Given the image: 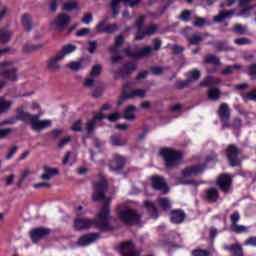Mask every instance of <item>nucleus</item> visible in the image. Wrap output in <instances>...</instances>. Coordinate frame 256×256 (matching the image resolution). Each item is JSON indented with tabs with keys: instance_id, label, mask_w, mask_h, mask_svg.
Here are the masks:
<instances>
[{
	"instance_id": "1",
	"label": "nucleus",
	"mask_w": 256,
	"mask_h": 256,
	"mask_svg": "<svg viewBox=\"0 0 256 256\" xmlns=\"http://www.w3.org/2000/svg\"><path fill=\"white\" fill-rule=\"evenodd\" d=\"M109 201L111 200H108L96 215V219L78 216L74 220V229H76V231H83L91 229V227H98L101 231H111L113 226L109 224Z\"/></svg>"
},
{
	"instance_id": "2",
	"label": "nucleus",
	"mask_w": 256,
	"mask_h": 256,
	"mask_svg": "<svg viewBox=\"0 0 256 256\" xmlns=\"http://www.w3.org/2000/svg\"><path fill=\"white\" fill-rule=\"evenodd\" d=\"M40 118H41V114L31 115L28 112L19 110L17 116L11 117L2 121L0 125H15L17 120H20V121H24L25 123H29L33 131H36L37 133H39L40 131H43V129H47L52 125L51 120H48V119L39 120Z\"/></svg>"
},
{
	"instance_id": "3",
	"label": "nucleus",
	"mask_w": 256,
	"mask_h": 256,
	"mask_svg": "<svg viewBox=\"0 0 256 256\" xmlns=\"http://www.w3.org/2000/svg\"><path fill=\"white\" fill-rule=\"evenodd\" d=\"M77 50V46L73 44H66L64 45L61 50L55 54L54 57H52L48 63L47 67L50 69V71H59L61 69V61L65 60L66 55H71V53H74V51Z\"/></svg>"
},
{
	"instance_id": "4",
	"label": "nucleus",
	"mask_w": 256,
	"mask_h": 256,
	"mask_svg": "<svg viewBox=\"0 0 256 256\" xmlns=\"http://www.w3.org/2000/svg\"><path fill=\"white\" fill-rule=\"evenodd\" d=\"M160 155L163 157L164 165L168 169L177 167L183 158V154L180 151L173 150L171 148H162L160 150Z\"/></svg>"
},
{
	"instance_id": "5",
	"label": "nucleus",
	"mask_w": 256,
	"mask_h": 256,
	"mask_svg": "<svg viewBox=\"0 0 256 256\" xmlns=\"http://www.w3.org/2000/svg\"><path fill=\"white\" fill-rule=\"evenodd\" d=\"M118 215L120 221L125 223V225H137V223L141 221V215H139L137 211L132 208L120 210Z\"/></svg>"
},
{
	"instance_id": "6",
	"label": "nucleus",
	"mask_w": 256,
	"mask_h": 256,
	"mask_svg": "<svg viewBox=\"0 0 256 256\" xmlns=\"http://www.w3.org/2000/svg\"><path fill=\"white\" fill-rule=\"evenodd\" d=\"M3 87H5V81L0 80V91ZM11 107H13V101L5 100L3 97L0 98V113H7ZM12 131L13 130L11 128L0 130V139H5V137H8L9 133Z\"/></svg>"
},
{
	"instance_id": "7",
	"label": "nucleus",
	"mask_w": 256,
	"mask_h": 256,
	"mask_svg": "<svg viewBox=\"0 0 256 256\" xmlns=\"http://www.w3.org/2000/svg\"><path fill=\"white\" fill-rule=\"evenodd\" d=\"M0 75L8 81H17V66L13 62L0 63Z\"/></svg>"
},
{
	"instance_id": "8",
	"label": "nucleus",
	"mask_w": 256,
	"mask_h": 256,
	"mask_svg": "<svg viewBox=\"0 0 256 256\" xmlns=\"http://www.w3.org/2000/svg\"><path fill=\"white\" fill-rule=\"evenodd\" d=\"M131 86V84H125L124 85V94L121 97V100L118 102V105H123V101H127V99H135L137 97H139L140 99H143V97H145V95H147V90L145 89H137V90H132L129 93V87Z\"/></svg>"
},
{
	"instance_id": "9",
	"label": "nucleus",
	"mask_w": 256,
	"mask_h": 256,
	"mask_svg": "<svg viewBox=\"0 0 256 256\" xmlns=\"http://www.w3.org/2000/svg\"><path fill=\"white\" fill-rule=\"evenodd\" d=\"M109 109H111V105L104 104L103 107L101 108L100 112H97L96 114H94L93 119L86 123V131L88 134L93 133V130L95 129V127L97 125V121H101L102 119L107 118V116H105L103 111H107Z\"/></svg>"
},
{
	"instance_id": "10",
	"label": "nucleus",
	"mask_w": 256,
	"mask_h": 256,
	"mask_svg": "<svg viewBox=\"0 0 256 256\" xmlns=\"http://www.w3.org/2000/svg\"><path fill=\"white\" fill-rule=\"evenodd\" d=\"M240 153L241 150L237 148L235 144H231L227 147L226 155L231 167H237L241 165V160H239Z\"/></svg>"
},
{
	"instance_id": "11",
	"label": "nucleus",
	"mask_w": 256,
	"mask_h": 256,
	"mask_svg": "<svg viewBox=\"0 0 256 256\" xmlns=\"http://www.w3.org/2000/svg\"><path fill=\"white\" fill-rule=\"evenodd\" d=\"M218 115L222 123V129H229L231 127V124L229 123V119H231V110L227 103L220 104Z\"/></svg>"
},
{
	"instance_id": "12",
	"label": "nucleus",
	"mask_w": 256,
	"mask_h": 256,
	"mask_svg": "<svg viewBox=\"0 0 256 256\" xmlns=\"http://www.w3.org/2000/svg\"><path fill=\"white\" fill-rule=\"evenodd\" d=\"M118 251L121 256H139L141 252L135 248V244L131 241L122 242L118 246Z\"/></svg>"
},
{
	"instance_id": "13",
	"label": "nucleus",
	"mask_w": 256,
	"mask_h": 256,
	"mask_svg": "<svg viewBox=\"0 0 256 256\" xmlns=\"http://www.w3.org/2000/svg\"><path fill=\"white\" fill-rule=\"evenodd\" d=\"M107 189V180L102 178L99 182L94 183L93 201H103L105 199V190Z\"/></svg>"
},
{
	"instance_id": "14",
	"label": "nucleus",
	"mask_w": 256,
	"mask_h": 256,
	"mask_svg": "<svg viewBox=\"0 0 256 256\" xmlns=\"http://www.w3.org/2000/svg\"><path fill=\"white\" fill-rule=\"evenodd\" d=\"M216 185H218L223 193H231L233 178L229 174H221L216 180Z\"/></svg>"
},
{
	"instance_id": "15",
	"label": "nucleus",
	"mask_w": 256,
	"mask_h": 256,
	"mask_svg": "<svg viewBox=\"0 0 256 256\" xmlns=\"http://www.w3.org/2000/svg\"><path fill=\"white\" fill-rule=\"evenodd\" d=\"M69 23H71V16L67 14H60L50 23V25L52 29H59V31H63Z\"/></svg>"
},
{
	"instance_id": "16",
	"label": "nucleus",
	"mask_w": 256,
	"mask_h": 256,
	"mask_svg": "<svg viewBox=\"0 0 256 256\" xmlns=\"http://www.w3.org/2000/svg\"><path fill=\"white\" fill-rule=\"evenodd\" d=\"M153 51V48L151 46H146L140 50H138L135 53L131 52V48H126L124 50V53L128 55V57H132L133 59H143V57H149Z\"/></svg>"
},
{
	"instance_id": "17",
	"label": "nucleus",
	"mask_w": 256,
	"mask_h": 256,
	"mask_svg": "<svg viewBox=\"0 0 256 256\" xmlns=\"http://www.w3.org/2000/svg\"><path fill=\"white\" fill-rule=\"evenodd\" d=\"M122 2L126 7H137L141 3V0H112L111 7L113 11L112 17H117L119 15V10H117V6Z\"/></svg>"
},
{
	"instance_id": "18",
	"label": "nucleus",
	"mask_w": 256,
	"mask_h": 256,
	"mask_svg": "<svg viewBox=\"0 0 256 256\" xmlns=\"http://www.w3.org/2000/svg\"><path fill=\"white\" fill-rule=\"evenodd\" d=\"M152 187L158 191H163L164 193H169V188L167 187V182L161 176L152 177Z\"/></svg>"
},
{
	"instance_id": "19",
	"label": "nucleus",
	"mask_w": 256,
	"mask_h": 256,
	"mask_svg": "<svg viewBox=\"0 0 256 256\" xmlns=\"http://www.w3.org/2000/svg\"><path fill=\"white\" fill-rule=\"evenodd\" d=\"M99 239V233H91L87 235H83L78 240L79 247H87L91 245V243H95Z\"/></svg>"
},
{
	"instance_id": "20",
	"label": "nucleus",
	"mask_w": 256,
	"mask_h": 256,
	"mask_svg": "<svg viewBox=\"0 0 256 256\" xmlns=\"http://www.w3.org/2000/svg\"><path fill=\"white\" fill-rule=\"evenodd\" d=\"M253 0H239V5H240V13L239 17H244L247 19V17H251V11H253V7L249 4Z\"/></svg>"
},
{
	"instance_id": "21",
	"label": "nucleus",
	"mask_w": 256,
	"mask_h": 256,
	"mask_svg": "<svg viewBox=\"0 0 256 256\" xmlns=\"http://www.w3.org/2000/svg\"><path fill=\"white\" fill-rule=\"evenodd\" d=\"M49 233H51V230L47 228H36L30 232V237L33 243H37V241H40V239L47 237Z\"/></svg>"
},
{
	"instance_id": "22",
	"label": "nucleus",
	"mask_w": 256,
	"mask_h": 256,
	"mask_svg": "<svg viewBox=\"0 0 256 256\" xmlns=\"http://www.w3.org/2000/svg\"><path fill=\"white\" fill-rule=\"evenodd\" d=\"M203 171H205V165L198 164L184 169L183 175L185 177H191L193 175H199V173H203Z\"/></svg>"
},
{
	"instance_id": "23",
	"label": "nucleus",
	"mask_w": 256,
	"mask_h": 256,
	"mask_svg": "<svg viewBox=\"0 0 256 256\" xmlns=\"http://www.w3.org/2000/svg\"><path fill=\"white\" fill-rule=\"evenodd\" d=\"M125 167V158L120 155L115 156V160L110 163V171H121Z\"/></svg>"
},
{
	"instance_id": "24",
	"label": "nucleus",
	"mask_w": 256,
	"mask_h": 256,
	"mask_svg": "<svg viewBox=\"0 0 256 256\" xmlns=\"http://www.w3.org/2000/svg\"><path fill=\"white\" fill-rule=\"evenodd\" d=\"M157 29H159V27L156 24H151L146 28L145 32L138 31L136 34V39L141 41V39H144L146 35H155V31H157Z\"/></svg>"
},
{
	"instance_id": "25",
	"label": "nucleus",
	"mask_w": 256,
	"mask_h": 256,
	"mask_svg": "<svg viewBox=\"0 0 256 256\" xmlns=\"http://www.w3.org/2000/svg\"><path fill=\"white\" fill-rule=\"evenodd\" d=\"M223 249L225 251H231L232 256H243V246H241L239 243L230 246L224 245Z\"/></svg>"
},
{
	"instance_id": "26",
	"label": "nucleus",
	"mask_w": 256,
	"mask_h": 256,
	"mask_svg": "<svg viewBox=\"0 0 256 256\" xmlns=\"http://www.w3.org/2000/svg\"><path fill=\"white\" fill-rule=\"evenodd\" d=\"M220 83L221 78L208 76L200 83V87H215V85H219Z\"/></svg>"
},
{
	"instance_id": "27",
	"label": "nucleus",
	"mask_w": 256,
	"mask_h": 256,
	"mask_svg": "<svg viewBox=\"0 0 256 256\" xmlns=\"http://www.w3.org/2000/svg\"><path fill=\"white\" fill-rule=\"evenodd\" d=\"M182 221H185V212L183 210H172L171 222L179 225Z\"/></svg>"
},
{
	"instance_id": "28",
	"label": "nucleus",
	"mask_w": 256,
	"mask_h": 256,
	"mask_svg": "<svg viewBox=\"0 0 256 256\" xmlns=\"http://www.w3.org/2000/svg\"><path fill=\"white\" fill-rule=\"evenodd\" d=\"M233 15H235V10L220 11L219 14L214 17V22L221 23L225 21V19H231Z\"/></svg>"
},
{
	"instance_id": "29",
	"label": "nucleus",
	"mask_w": 256,
	"mask_h": 256,
	"mask_svg": "<svg viewBox=\"0 0 256 256\" xmlns=\"http://www.w3.org/2000/svg\"><path fill=\"white\" fill-rule=\"evenodd\" d=\"M206 199L210 203H215L219 199V191L216 188H209L206 191Z\"/></svg>"
},
{
	"instance_id": "30",
	"label": "nucleus",
	"mask_w": 256,
	"mask_h": 256,
	"mask_svg": "<svg viewBox=\"0 0 256 256\" xmlns=\"http://www.w3.org/2000/svg\"><path fill=\"white\" fill-rule=\"evenodd\" d=\"M135 111H137V108L133 105L128 106L125 110H124V114L123 117L124 119H127V121H133V119H135Z\"/></svg>"
},
{
	"instance_id": "31",
	"label": "nucleus",
	"mask_w": 256,
	"mask_h": 256,
	"mask_svg": "<svg viewBox=\"0 0 256 256\" xmlns=\"http://www.w3.org/2000/svg\"><path fill=\"white\" fill-rule=\"evenodd\" d=\"M21 23L26 31H31L33 29V23L31 22V15L24 14L21 18Z\"/></svg>"
},
{
	"instance_id": "32",
	"label": "nucleus",
	"mask_w": 256,
	"mask_h": 256,
	"mask_svg": "<svg viewBox=\"0 0 256 256\" xmlns=\"http://www.w3.org/2000/svg\"><path fill=\"white\" fill-rule=\"evenodd\" d=\"M204 63L208 64V65H221V60L219 59V57L213 55V54H207L204 57Z\"/></svg>"
},
{
	"instance_id": "33",
	"label": "nucleus",
	"mask_w": 256,
	"mask_h": 256,
	"mask_svg": "<svg viewBox=\"0 0 256 256\" xmlns=\"http://www.w3.org/2000/svg\"><path fill=\"white\" fill-rule=\"evenodd\" d=\"M221 97V90L218 88H210L208 90V99L209 101H219Z\"/></svg>"
},
{
	"instance_id": "34",
	"label": "nucleus",
	"mask_w": 256,
	"mask_h": 256,
	"mask_svg": "<svg viewBox=\"0 0 256 256\" xmlns=\"http://www.w3.org/2000/svg\"><path fill=\"white\" fill-rule=\"evenodd\" d=\"M111 143L114 147H121L123 145H127L126 138H121L120 135L111 136Z\"/></svg>"
},
{
	"instance_id": "35",
	"label": "nucleus",
	"mask_w": 256,
	"mask_h": 256,
	"mask_svg": "<svg viewBox=\"0 0 256 256\" xmlns=\"http://www.w3.org/2000/svg\"><path fill=\"white\" fill-rule=\"evenodd\" d=\"M43 47H45V44H25L23 50L25 53H33V51H39Z\"/></svg>"
},
{
	"instance_id": "36",
	"label": "nucleus",
	"mask_w": 256,
	"mask_h": 256,
	"mask_svg": "<svg viewBox=\"0 0 256 256\" xmlns=\"http://www.w3.org/2000/svg\"><path fill=\"white\" fill-rule=\"evenodd\" d=\"M144 207H146V209H148L151 217H154V219H157L158 212H157V208L155 207V204L153 202L145 201Z\"/></svg>"
},
{
	"instance_id": "37",
	"label": "nucleus",
	"mask_w": 256,
	"mask_h": 256,
	"mask_svg": "<svg viewBox=\"0 0 256 256\" xmlns=\"http://www.w3.org/2000/svg\"><path fill=\"white\" fill-rule=\"evenodd\" d=\"M11 41V32L9 30H0V42L2 44L9 43Z\"/></svg>"
},
{
	"instance_id": "38",
	"label": "nucleus",
	"mask_w": 256,
	"mask_h": 256,
	"mask_svg": "<svg viewBox=\"0 0 256 256\" xmlns=\"http://www.w3.org/2000/svg\"><path fill=\"white\" fill-rule=\"evenodd\" d=\"M231 231L233 233H247L249 231V227L243 226V225H238V224H231L230 226Z\"/></svg>"
},
{
	"instance_id": "39",
	"label": "nucleus",
	"mask_w": 256,
	"mask_h": 256,
	"mask_svg": "<svg viewBox=\"0 0 256 256\" xmlns=\"http://www.w3.org/2000/svg\"><path fill=\"white\" fill-rule=\"evenodd\" d=\"M237 69H241L240 64L226 66L223 70L220 71V75H231V73H233Z\"/></svg>"
},
{
	"instance_id": "40",
	"label": "nucleus",
	"mask_w": 256,
	"mask_h": 256,
	"mask_svg": "<svg viewBox=\"0 0 256 256\" xmlns=\"http://www.w3.org/2000/svg\"><path fill=\"white\" fill-rule=\"evenodd\" d=\"M241 97L245 103H247V101H256V88L246 94L242 93Z\"/></svg>"
},
{
	"instance_id": "41",
	"label": "nucleus",
	"mask_w": 256,
	"mask_h": 256,
	"mask_svg": "<svg viewBox=\"0 0 256 256\" xmlns=\"http://www.w3.org/2000/svg\"><path fill=\"white\" fill-rule=\"evenodd\" d=\"M67 67L71 69V71H81V69H83V60L70 62L67 64Z\"/></svg>"
},
{
	"instance_id": "42",
	"label": "nucleus",
	"mask_w": 256,
	"mask_h": 256,
	"mask_svg": "<svg viewBox=\"0 0 256 256\" xmlns=\"http://www.w3.org/2000/svg\"><path fill=\"white\" fill-rule=\"evenodd\" d=\"M158 204L164 211H167V209L171 208V201L167 198H159Z\"/></svg>"
},
{
	"instance_id": "43",
	"label": "nucleus",
	"mask_w": 256,
	"mask_h": 256,
	"mask_svg": "<svg viewBox=\"0 0 256 256\" xmlns=\"http://www.w3.org/2000/svg\"><path fill=\"white\" fill-rule=\"evenodd\" d=\"M135 69H137V64L130 62L124 66L122 73H127V75H130V73H133Z\"/></svg>"
},
{
	"instance_id": "44",
	"label": "nucleus",
	"mask_w": 256,
	"mask_h": 256,
	"mask_svg": "<svg viewBox=\"0 0 256 256\" xmlns=\"http://www.w3.org/2000/svg\"><path fill=\"white\" fill-rule=\"evenodd\" d=\"M234 33L237 35H247V26H243L241 24H236L233 29Z\"/></svg>"
},
{
	"instance_id": "45",
	"label": "nucleus",
	"mask_w": 256,
	"mask_h": 256,
	"mask_svg": "<svg viewBox=\"0 0 256 256\" xmlns=\"http://www.w3.org/2000/svg\"><path fill=\"white\" fill-rule=\"evenodd\" d=\"M188 41L190 45H199V43L203 41V36H201L200 34H193Z\"/></svg>"
},
{
	"instance_id": "46",
	"label": "nucleus",
	"mask_w": 256,
	"mask_h": 256,
	"mask_svg": "<svg viewBox=\"0 0 256 256\" xmlns=\"http://www.w3.org/2000/svg\"><path fill=\"white\" fill-rule=\"evenodd\" d=\"M235 45H251V39L247 37H240L234 40Z\"/></svg>"
},
{
	"instance_id": "47",
	"label": "nucleus",
	"mask_w": 256,
	"mask_h": 256,
	"mask_svg": "<svg viewBox=\"0 0 256 256\" xmlns=\"http://www.w3.org/2000/svg\"><path fill=\"white\" fill-rule=\"evenodd\" d=\"M77 7V2L71 1V2H66L63 6L64 11H73Z\"/></svg>"
},
{
	"instance_id": "48",
	"label": "nucleus",
	"mask_w": 256,
	"mask_h": 256,
	"mask_svg": "<svg viewBox=\"0 0 256 256\" xmlns=\"http://www.w3.org/2000/svg\"><path fill=\"white\" fill-rule=\"evenodd\" d=\"M246 247H256V236L249 237L244 241Z\"/></svg>"
},
{
	"instance_id": "49",
	"label": "nucleus",
	"mask_w": 256,
	"mask_h": 256,
	"mask_svg": "<svg viewBox=\"0 0 256 256\" xmlns=\"http://www.w3.org/2000/svg\"><path fill=\"white\" fill-rule=\"evenodd\" d=\"M194 27H205L207 20L205 18H196L193 22Z\"/></svg>"
},
{
	"instance_id": "50",
	"label": "nucleus",
	"mask_w": 256,
	"mask_h": 256,
	"mask_svg": "<svg viewBox=\"0 0 256 256\" xmlns=\"http://www.w3.org/2000/svg\"><path fill=\"white\" fill-rule=\"evenodd\" d=\"M248 75H250L252 81H255L256 79V64H252L248 68Z\"/></svg>"
},
{
	"instance_id": "51",
	"label": "nucleus",
	"mask_w": 256,
	"mask_h": 256,
	"mask_svg": "<svg viewBox=\"0 0 256 256\" xmlns=\"http://www.w3.org/2000/svg\"><path fill=\"white\" fill-rule=\"evenodd\" d=\"M101 71H102L101 65H95V66H93V68L91 70V76L97 77V76L101 75Z\"/></svg>"
},
{
	"instance_id": "52",
	"label": "nucleus",
	"mask_w": 256,
	"mask_h": 256,
	"mask_svg": "<svg viewBox=\"0 0 256 256\" xmlns=\"http://www.w3.org/2000/svg\"><path fill=\"white\" fill-rule=\"evenodd\" d=\"M190 78L194 81L201 79V71L194 69L190 72Z\"/></svg>"
},
{
	"instance_id": "53",
	"label": "nucleus",
	"mask_w": 256,
	"mask_h": 256,
	"mask_svg": "<svg viewBox=\"0 0 256 256\" xmlns=\"http://www.w3.org/2000/svg\"><path fill=\"white\" fill-rule=\"evenodd\" d=\"M69 143H71V137H65L59 141L58 147L59 149H63V147L69 145Z\"/></svg>"
},
{
	"instance_id": "54",
	"label": "nucleus",
	"mask_w": 256,
	"mask_h": 256,
	"mask_svg": "<svg viewBox=\"0 0 256 256\" xmlns=\"http://www.w3.org/2000/svg\"><path fill=\"white\" fill-rule=\"evenodd\" d=\"M117 29H119L117 24L107 25L105 27V33H115V31H117Z\"/></svg>"
},
{
	"instance_id": "55",
	"label": "nucleus",
	"mask_w": 256,
	"mask_h": 256,
	"mask_svg": "<svg viewBox=\"0 0 256 256\" xmlns=\"http://www.w3.org/2000/svg\"><path fill=\"white\" fill-rule=\"evenodd\" d=\"M82 23H85V25H89V23H92L93 21V14L88 13L82 18Z\"/></svg>"
},
{
	"instance_id": "56",
	"label": "nucleus",
	"mask_w": 256,
	"mask_h": 256,
	"mask_svg": "<svg viewBox=\"0 0 256 256\" xmlns=\"http://www.w3.org/2000/svg\"><path fill=\"white\" fill-rule=\"evenodd\" d=\"M88 51L89 53L93 54L95 53L96 49H97V42L96 41H89L88 42Z\"/></svg>"
},
{
	"instance_id": "57",
	"label": "nucleus",
	"mask_w": 256,
	"mask_h": 256,
	"mask_svg": "<svg viewBox=\"0 0 256 256\" xmlns=\"http://www.w3.org/2000/svg\"><path fill=\"white\" fill-rule=\"evenodd\" d=\"M241 219V215H239V212H234L231 215V223L232 225H237V222Z\"/></svg>"
},
{
	"instance_id": "58",
	"label": "nucleus",
	"mask_w": 256,
	"mask_h": 256,
	"mask_svg": "<svg viewBox=\"0 0 256 256\" xmlns=\"http://www.w3.org/2000/svg\"><path fill=\"white\" fill-rule=\"evenodd\" d=\"M189 17H191V12L189 10H184L180 16V19L187 22L189 21Z\"/></svg>"
},
{
	"instance_id": "59",
	"label": "nucleus",
	"mask_w": 256,
	"mask_h": 256,
	"mask_svg": "<svg viewBox=\"0 0 256 256\" xmlns=\"http://www.w3.org/2000/svg\"><path fill=\"white\" fill-rule=\"evenodd\" d=\"M193 256H209V251L207 250H195L192 252Z\"/></svg>"
},
{
	"instance_id": "60",
	"label": "nucleus",
	"mask_w": 256,
	"mask_h": 256,
	"mask_svg": "<svg viewBox=\"0 0 256 256\" xmlns=\"http://www.w3.org/2000/svg\"><path fill=\"white\" fill-rule=\"evenodd\" d=\"M82 125H83V121L82 120H78L74 123V125L72 126V131H81L82 130Z\"/></svg>"
},
{
	"instance_id": "61",
	"label": "nucleus",
	"mask_w": 256,
	"mask_h": 256,
	"mask_svg": "<svg viewBox=\"0 0 256 256\" xmlns=\"http://www.w3.org/2000/svg\"><path fill=\"white\" fill-rule=\"evenodd\" d=\"M171 49L174 53H176V55H179V53H183V51H185V48L179 45H173Z\"/></svg>"
},
{
	"instance_id": "62",
	"label": "nucleus",
	"mask_w": 256,
	"mask_h": 256,
	"mask_svg": "<svg viewBox=\"0 0 256 256\" xmlns=\"http://www.w3.org/2000/svg\"><path fill=\"white\" fill-rule=\"evenodd\" d=\"M119 117H120L119 112H116L109 116H106V119H108V121H111L112 123H115V121H117V119H119Z\"/></svg>"
},
{
	"instance_id": "63",
	"label": "nucleus",
	"mask_w": 256,
	"mask_h": 256,
	"mask_svg": "<svg viewBox=\"0 0 256 256\" xmlns=\"http://www.w3.org/2000/svg\"><path fill=\"white\" fill-rule=\"evenodd\" d=\"M48 2L50 4V11L55 13V11H57V0H48Z\"/></svg>"
},
{
	"instance_id": "64",
	"label": "nucleus",
	"mask_w": 256,
	"mask_h": 256,
	"mask_svg": "<svg viewBox=\"0 0 256 256\" xmlns=\"http://www.w3.org/2000/svg\"><path fill=\"white\" fill-rule=\"evenodd\" d=\"M105 27H107V25L105 24V22H100L97 26H96V30L99 33H105Z\"/></svg>"
}]
</instances>
